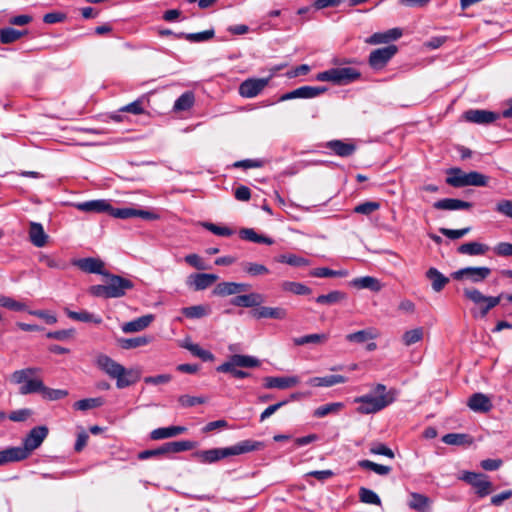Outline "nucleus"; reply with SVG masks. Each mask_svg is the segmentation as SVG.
<instances>
[{"mask_svg":"<svg viewBox=\"0 0 512 512\" xmlns=\"http://www.w3.org/2000/svg\"><path fill=\"white\" fill-rule=\"evenodd\" d=\"M29 238L36 247H43L47 243L48 236L43 226L37 222H31L29 227Z\"/></svg>","mask_w":512,"mask_h":512,"instance_id":"30","label":"nucleus"},{"mask_svg":"<svg viewBox=\"0 0 512 512\" xmlns=\"http://www.w3.org/2000/svg\"><path fill=\"white\" fill-rule=\"evenodd\" d=\"M103 403H104V400L101 397L86 398V399L76 401L73 404V407L76 410L86 411L89 409L100 407L103 405Z\"/></svg>","mask_w":512,"mask_h":512,"instance_id":"50","label":"nucleus"},{"mask_svg":"<svg viewBox=\"0 0 512 512\" xmlns=\"http://www.w3.org/2000/svg\"><path fill=\"white\" fill-rule=\"evenodd\" d=\"M261 448H263L262 442L247 439L230 447L195 451L192 453V458L201 464H214L224 458L257 451Z\"/></svg>","mask_w":512,"mask_h":512,"instance_id":"1","label":"nucleus"},{"mask_svg":"<svg viewBox=\"0 0 512 512\" xmlns=\"http://www.w3.org/2000/svg\"><path fill=\"white\" fill-rule=\"evenodd\" d=\"M495 210L506 217H509L512 219V200L510 199H503L497 202L495 206Z\"/></svg>","mask_w":512,"mask_h":512,"instance_id":"64","label":"nucleus"},{"mask_svg":"<svg viewBox=\"0 0 512 512\" xmlns=\"http://www.w3.org/2000/svg\"><path fill=\"white\" fill-rule=\"evenodd\" d=\"M378 336L379 332L375 328H367L346 335V340L349 342L364 343L368 340L376 339Z\"/></svg>","mask_w":512,"mask_h":512,"instance_id":"36","label":"nucleus"},{"mask_svg":"<svg viewBox=\"0 0 512 512\" xmlns=\"http://www.w3.org/2000/svg\"><path fill=\"white\" fill-rule=\"evenodd\" d=\"M347 381L346 377L342 375H327L324 377H313L307 381V384L312 387H331L336 384H342Z\"/></svg>","mask_w":512,"mask_h":512,"instance_id":"29","label":"nucleus"},{"mask_svg":"<svg viewBox=\"0 0 512 512\" xmlns=\"http://www.w3.org/2000/svg\"><path fill=\"white\" fill-rule=\"evenodd\" d=\"M269 78H249L239 86V94L245 98H253L268 85Z\"/></svg>","mask_w":512,"mask_h":512,"instance_id":"13","label":"nucleus"},{"mask_svg":"<svg viewBox=\"0 0 512 512\" xmlns=\"http://www.w3.org/2000/svg\"><path fill=\"white\" fill-rule=\"evenodd\" d=\"M442 442L452 446H467L473 443V439L465 433H448L442 437Z\"/></svg>","mask_w":512,"mask_h":512,"instance_id":"37","label":"nucleus"},{"mask_svg":"<svg viewBox=\"0 0 512 512\" xmlns=\"http://www.w3.org/2000/svg\"><path fill=\"white\" fill-rule=\"evenodd\" d=\"M358 465L363 469L371 470L379 475H387L391 472L390 466L377 464L370 460H361L358 462Z\"/></svg>","mask_w":512,"mask_h":512,"instance_id":"51","label":"nucleus"},{"mask_svg":"<svg viewBox=\"0 0 512 512\" xmlns=\"http://www.w3.org/2000/svg\"><path fill=\"white\" fill-rule=\"evenodd\" d=\"M27 31H18L14 28H3L0 30V42L3 44H10L18 39H20L22 36L26 35Z\"/></svg>","mask_w":512,"mask_h":512,"instance_id":"47","label":"nucleus"},{"mask_svg":"<svg viewBox=\"0 0 512 512\" xmlns=\"http://www.w3.org/2000/svg\"><path fill=\"white\" fill-rule=\"evenodd\" d=\"M261 364L260 360L254 356L250 355H242V354H233L231 355L227 361L222 363L221 365L216 367V371L220 373H229L234 378L243 379L250 377L251 374L244 370L237 369L240 368H255L259 367Z\"/></svg>","mask_w":512,"mask_h":512,"instance_id":"4","label":"nucleus"},{"mask_svg":"<svg viewBox=\"0 0 512 512\" xmlns=\"http://www.w3.org/2000/svg\"><path fill=\"white\" fill-rule=\"evenodd\" d=\"M473 206L471 202L463 201L455 198H444L436 201L433 207L437 210H466Z\"/></svg>","mask_w":512,"mask_h":512,"instance_id":"23","label":"nucleus"},{"mask_svg":"<svg viewBox=\"0 0 512 512\" xmlns=\"http://www.w3.org/2000/svg\"><path fill=\"white\" fill-rule=\"evenodd\" d=\"M176 38L181 39L184 38L190 42L200 43L205 42L212 39L215 35L214 29L205 30L197 33H184L180 32L179 34H175Z\"/></svg>","mask_w":512,"mask_h":512,"instance_id":"40","label":"nucleus"},{"mask_svg":"<svg viewBox=\"0 0 512 512\" xmlns=\"http://www.w3.org/2000/svg\"><path fill=\"white\" fill-rule=\"evenodd\" d=\"M264 302V298L259 293H250L245 295L235 296L231 300V304L237 307L252 308L260 306Z\"/></svg>","mask_w":512,"mask_h":512,"instance_id":"22","label":"nucleus"},{"mask_svg":"<svg viewBox=\"0 0 512 512\" xmlns=\"http://www.w3.org/2000/svg\"><path fill=\"white\" fill-rule=\"evenodd\" d=\"M488 250L489 246L479 242L464 243L457 248L458 253L469 256L484 255Z\"/></svg>","mask_w":512,"mask_h":512,"instance_id":"34","label":"nucleus"},{"mask_svg":"<svg viewBox=\"0 0 512 512\" xmlns=\"http://www.w3.org/2000/svg\"><path fill=\"white\" fill-rule=\"evenodd\" d=\"M491 274L489 267H465L451 273L454 280H467L478 284L485 281Z\"/></svg>","mask_w":512,"mask_h":512,"instance_id":"8","label":"nucleus"},{"mask_svg":"<svg viewBox=\"0 0 512 512\" xmlns=\"http://www.w3.org/2000/svg\"><path fill=\"white\" fill-rule=\"evenodd\" d=\"M430 505V499L420 493L412 492L410 493V500L408 502V506L410 509L425 512Z\"/></svg>","mask_w":512,"mask_h":512,"instance_id":"38","label":"nucleus"},{"mask_svg":"<svg viewBox=\"0 0 512 512\" xmlns=\"http://www.w3.org/2000/svg\"><path fill=\"white\" fill-rule=\"evenodd\" d=\"M195 103L194 93L191 91L184 92L180 97H178L174 103L173 110L175 112L187 111Z\"/></svg>","mask_w":512,"mask_h":512,"instance_id":"41","label":"nucleus"},{"mask_svg":"<svg viewBox=\"0 0 512 512\" xmlns=\"http://www.w3.org/2000/svg\"><path fill=\"white\" fill-rule=\"evenodd\" d=\"M33 415V410L29 408H22L14 410L9 413L8 419L13 422H25Z\"/></svg>","mask_w":512,"mask_h":512,"instance_id":"62","label":"nucleus"},{"mask_svg":"<svg viewBox=\"0 0 512 512\" xmlns=\"http://www.w3.org/2000/svg\"><path fill=\"white\" fill-rule=\"evenodd\" d=\"M152 341L150 336H138L134 338H123L119 340L120 346L123 349H133L141 346L148 345Z\"/></svg>","mask_w":512,"mask_h":512,"instance_id":"45","label":"nucleus"},{"mask_svg":"<svg viewBox=\"0 0 512 512\" xmlns=\"http://www.w3.org/2000/svg\"><path fill=\"white\" fill-rule=\"evenodd\" d=\"M141 373L136 368L126 369L116 378V386L119 389L129 387L139 381Z\"/></svg>","mask_w":512,"mask_h":512,"instance_id":"26","label":"nucleus"},{"mask_svg":"<svg viewBox=\"0 0 512 512\" xmlns=\"http://www.w3.org/2000/svg\"><path fill=\"white\" fill-rule=\"evenodd\" d=\"M476 493L479 497H485L492 491V483L489 481L488 476L482 474L474 485Z\"/></svg>","mask_w":512,"mask_h":512,"instance_id":"53","label":"nucleus"},{"mask_svg":"<svg viewBox=\"0 0 512 512\" xmlns=\"http://www.w3.org/2000/svg\"><path fill=\"white\" fill-rule=\"evenodd\" d=\"M76 208L84 212L107 213L108 209H110V204L108 201L103 199L91 200L76 204Z\"/></svg>","mask_w":512,"mask_h":512,"instance_id":"32","label":"nucleus"},{"mask_svg":"<svg viewBox=\"0 0 512 512\" xmlns=\"http://www.w3.org/2000/svg\"><path fill=\"white\" fill-rule=\"evenodd\" d=\"M397 50L395 45L375 49L370 53L368 63L374 70H380L387 65Z\"/></svg>","mask_w":512,"mask_h":512,"instance_id":"11","label":"nucleus"},{"mask_svg":"<svg viewBox=\"0 0 512 512\" xmlns=\"http://www.w3.org/2000/svg\"><path fill=\"white\" fill-rule=\"evenodd\" d=\"M73 265L77 266L80 270L86 273H94L104 275V263L97 258L87 257L73 261Z\"/></svg>","mask_w":512,"mask_h":512,"instance_id":"21","label":"nucleus"},{"mask_svg":"<svg viewBox=\"0 0 512 512\" xmlns=\"http://www.w3.org/2000/svg\"><path fill=\"white\" fill-rule=\"evenodd\" d=\"M186 427L184 426H169V427H161L154 429L150 433V438L152 440H162L167 438H172L183 434L186 431Z\"/></svg>","mask_w":512,"mask_h":512,"instance_id":"28","label":"nucleus"},{"mask_svg":"<svg viewBox=\"0 0 512 512\" xmlns=\"http://www.w3.org/2000/svg\"><path fill=\"white\" fill-rule=\"evenodd\" d=\"M352 285L358 289H370L375 292L381 289L379 281L371 276L355 278L352 281Z\"/></svg>","mask_w":512,"mask_h":512,"instance_id":"42","label":"nucleus"},{"mask_svg":"<svg viewBox=\"0 0 512 512\" xmlns=\"http://www.w3.org/2000/svg\"><path fill=\"white\" fill-rule=\"evenodd\" d=\"M104 276L106 277V284L111 298L123 297L127 290H131L134 287L133 282L127 278L107 272Z\"/></svg>","mask_w":512,"mask_h":512,"instance_id":"10","label":"nucleus"},{"mask_svg":"<svg viewBox=\"0 0 512 512\" xmlns=\"http://www.w3.org/2000/svg\"><path fill=\"white\" fill-rule=\"evenodd\" d=\"M96 365L105 372L110 378L115 379L124 371V366L117 363L111 357L105 354H99L96 358Z\"/></svg>","mask_w":512,"mask_h":512,"instance_id":"16","label":"nucleus"},{"mask_svg":"<svg viewBox=\"0 0 512 512\" xmlns=\"http://www.w3.org/2000/svg\"><path fill=\"white\" fill-rule=\"evenodd\" d=\"M426 277L431 281L432 289L435 292H440L449 283V278L434 267L427 270Z\"/></svg>","mask_w":512,"mask_h":512,"instance_id":"33","label":"nucleus"},{"mask_svg":"<svg viewBox=\"0 0 512 512\" xmlns=\"http://www.w3.org/2000/svg\"><path fill=\"white\" fill-rule=\"evenodd\" d=\"M327 91V88L325 87H315V86H302L297 89H294L290 92H287L283 94L280 97V101H287L292 100L296 98H302V99H311L315 98L324 92Z\"/></svg>","mask_w":512,"mask_h":512,"instance_id":"14","label":"nucleus"},{"mask_svg":"<svg viewBox=\"0 0 512 512\" xmlns=\"http://www.w3.org/2000/svg\"><path fill=\"white\" fill-rule=\"evenodd\" d=\"M41 369L27 367L14 371L10 376L11 383L19 386L20 395L39 393L43 389V380L39 376Z\"/></svg>","mask_w":512,"mask_h":512,"instance_id":"3","label":"nucleus"},{"mask_svg":"<svg viewBox=\"0 0 512 512\" xmlns=\"http://www.w3.org/2000/svg\"><path fill=\"white\" fill-rule=\"evenodd\" d=\"M182 313L187 318H191V319L201 318L206 315V308L202 305L185 307L182 309Z\"/></svg>","mask_w":512,"mask_h":512,"instance_id":"63","label":"nucleus"},{"mask_svg":"<svg viewBox=\"0 0 512 512\" xmlns=\"http://www.w3.org/2000/svg\"><path fill=\"white\" fill-rule=\"evenodd\" d=\"M39 393L42 395L43 399L48 401L60 400L68 395L67 390L49 388L44 383L43 389H40Z\"/></svg>","mask_w":512,"mask_h":512,"instance_id":"49","label":"nucleus"},{"mask_svg":"<svg viewBox=\"0 0 512 512\" xmlns=\"http://www.w3.org/2000/svg\"><path fill=\"white\" fill-rule=\"evenodd\" d=\"M48 432V428L44 425L36 426L29 431V433L23 439V447H21V450L26 454V458H28L34 450L41 446L43 441L48 436Z\"/></svg>","mask_w":512,"mask_h":512,"instance_id":"9","label":"nucleus"},{"mask_svg":"<svg viewBox=\"0 0 512 512\" xmlns=\"http://www.w3.org/2000/svg\"><path fill=\"white\" fill-rule=\"evenodd\" d=\"M310 275L313 277L326 278V277H345L347 276V271L345 270H332L327 267H319L315 268L310 272Z\"/></svg>","mask_w":512,"mask_h":512,"instance_id":"52","label":"nucleus"},{"mask_svg":"<svg viewBox=\"0 0 512 512\" xmlns=\"http://www.w3.org/2000/svg\"><path fill=\"white\" fill-rule=\"evenodd\" d=\"M328 340V335L321 334H309L301 337H297L293 339V342L297 346H302L305 344L313 343V344H324Z\"/></svg>","mask_w":512,"mask_h":512,"instance_id":"46","label":"nucleus"},{"mask_svg":"<svg viewBox=\"0 0 512 512\" xmlns=\"http://www.w3.org/2000/svg\"><path fill=\"white\" fill-rule=\"evenodd\" d=\"M467 405L472 411L478 413H487L493 407L491 399L483 393L472 394L468 399Z\"/></svg>","mask_w":512,"mask_h":512,"instance_id":"20","label":"nucleus"},{"mask_svg":"<svg viewBox=\"0 0 512 512\" xmlns=\"http://www.w3.org/2000/svg\"><path fill=\"white\" fill-rule=\"evenodd\" d=\"M446 183L455 188L466 186L484 187L488 184V177L480 172H464L460 168H450L447 170Z\"/></svg>","mask_w":512,"mask_h":512,"instance_id":"5","label":"nucleus"},{"mask_svg":"<svg viewBox=\"0 0 512 512\" xmlns=\"http://www.w3.org/2000/svg\"><path fill=\"white\" fill-rule=\"evenodd\" d=\"M250 314L254 319L257 320L264 318L283 320L287 316V311L282 307L260 306L253 309Z\"/></svg>","mask_w":512,"mask_h":512,"instance_id":"18","label":"nucleus"},{"mask_svg":"<svg viewBox=\"0 0 512 512\" xmlns=\"http://www.w3.org/2000/svg\"><path fill=\"white\" fill-rule=\"evenodd\" d=\"M278 262L285 263L295 267L307 266L309 261L306 258L297 256L295 254H283L278 258Z\"/></svg>","mask_w":512,"mask_h":512,"instance_id":"55","label":"nucleus"},{"mask_svg":"<svg viewBox=\"0 0 512 512\" xmlns=\"http://www.w3.org/2000/svg\"><path fill=\"white\" fill-rule=\"evenodd\" d=\"M265 388L268 389H287L293 387L299 383V378L297 376H289V377H265Z\"/></svg>","mask_w":512,"mask_h":512,"instance_id":"24","label":"nucleus"},{"mask_svg":"<svg viewBox=\"0 0 512 512\" xmlns=\"http://www.w3.org/2000/svg\"><path fill=\"white\" fill-rule=\"evenodd\" d=\"M188 349L194 356L199 357L203 361H213L214 355L205 349H202L198 344L182 345Z\"/></svg>","mask_w":512,"mask_h":512,"instance_id":"58","label":"nucleus"},{"mask_svg":"<svg viewBox=\"0 0 512 512\" xmlns=\"http://www.w3.org/2000/svg\"><path fill=\"white\" fill-rule=\"evenodd\" d=\"M463 292L464 296L473 303L482 304L479 310L480 317L482 318L485 317L491 309L496 307L504 296L503 294L498 296H485L476 288H465Z\"/></svg>","mask_w":512,"mask_h":512,"instance_id":"7","label":"nucleus"},{"mask_svg":"<svg viewBox=\"0 0 512 512\" xmlns=\"http://www.w3.org/2000/svg\"><path fill=\"white\" fill-rule=\"evenodd\" d=\"M359 498L360 501L366 504L372 505H381V499L379 496L371 489L361 487L359 489Z\"/></svg>","mask_w":512,"mask_h":512,"instance_id":"54","label":"nucleus"},{"mask_svg":"<svg viewBox=\"0 0 512 512\" xmlns=\"http://www.w3.org/2000/svg\"><path fill=\"white\" fill-rule=\"evenodd\" d=\"M463 118L470 123L490 124L500 118V114L481 109H470L464 112Z\"/></svg>","mask_w":512,"mask_h":512,"instance_id":"15","label":"nucleus"},{"mask_svg":"<svg viewBox=\"0 0 512 512\" xmlns=\"http://www.w3.org/2000/svg\"><path fill=\"white\" fill-rule=\"evenodd\" d=\"M250 289V285L246 283H236V282H221L216 285L213 290V294L216 296H229L235 295L240 292H245Z\"/></svg>","mask_w":512,"mask_h":512,"instance_id":"19","label":"nucleus"},{"mask_svg":"<svg viewBox=\"0 0 512 512\" xmlns=\"http://www.w3.org/2000/svg\"><path fill=\"white\" fill-rule=\"evenodd\" d=\"M218 280L216 274L194 273L188 276L187 285L195 291H202Z\"/></svg>","mask_w":512,"mask_h":512,"instance_id":"17","label":"nucleus"},{"mask_svg":"<svg viewBox=\"0 0 512 512\" xmlns=\"http://www.w3.org/2000/svg\"><path fill=\"white\" fill-rule=\"evenodd\" d=\"M361 73L352 67H336L322 71L316 75V80L331 82L336 85H347L358 80Z\"/></svg>","mask_w":512,"mask_h":512,"instance_id":"6","label":"nucleus"},{"mask_svg":"<svg viewBox=\"0 0 512 512\" xmlns=\"http://www.w3.org/2000/svg\"><path fill=\"white\" fill-rule=\"evenodd\" d=\"M154 320V316L152 314H147L141 317H138L132 321L126 322L122 325V331L124 333H135L140 332L147 328L152 321Z\"/></svg>","mask_w":512,"mask_h":512,"instance_id":"25","label":"nucleus"},{"mask_svg":"<svg viewBox=\"0 0 512 512\" xmlns=\"http://www.w3.org/2000/svg\"><path fill=\"white\" fill-rule=\"evenodd\" d=\"M239 235L241 239L253 243H261L266 245H272L274 243V240L272 238L267 237L265 235H260L252 228L241 229Z\"/></svg>","mask_w":512,"mask_h":512,"instance_id":"35","label":"nucleus"},{"mask_svg":"<svg viewBox=\"0 0 512 512\" xmlns=\"http://www.w3.org/2000/svg\"><path fill=\"white\" fill-rule=\"evenodd\" d=\"M25 459H27L26 454L21 450V447H8L0 451V466Z\"/></svg>","mask_w":512,"mask_h":512,"instance_id":"27","label":"nucleus"},{"mask_svg":"<svg viewBox=\"0 0 512 512\" xmlns=\"http://www.w3.org/2000/svg\"><path fill=\"white\" fill-rule=\"evenodd\" d=\"M344 408L342 402H333L319 406L314 410L313 415L317 418L325 417L329 414H337Z\"/></svg>","mask_w":512,"mask_h":512,"instance_id":"44","label":"nucleus"},{"mask_svg":"<svg viewBox=\"0 0 512 512\" xmlns=\"http://www.w3.org/2000/svg\"><path fill=\"white\" fill-rule=\"evenodd\" d=\"M347 297L346 293L334 290L331 291L328 294L319 295L315 301L318 304H324V305H333L341 302L342 300H345Z\"/></svg>","mask_w":512,"mask_h":512,"instance_id":"43","label":"nucleus"},{"mask_svg":"<svg viewBox=\"0 0 512 512\" xmlns=\"http://www.w3.org/2000/svg\"><path fill=\"white\" fill-rule=\"evenodd\" d=\"M107 213L118 219L140 217L145 220H156L159 218V216L153 212L132 207L114 208L110 205V209H108Z\"/></svg>","mask_w":512,"mask_h":512,"instance_id":"12","label":"nucleus"},{"mask_svg":"<svg viewBox=\"0 0 512 512\" xmlns=\"http://www.w3.org/2000/svg\"><path fill=\"white\" fill-rule=\"evenodd\" d=\"M243 270L251 276H259L269 273V269L265 265L254 262L244 263Z\"/></svg>","mask_w":512,"mask_h":512,"instance_id":"59","label":"nucleus"},{"mask_svg":"<svg viewBox=\"0 0 512 512\" xmlns=\"http://www.w3.org/2000/svg\"><path fill=\"white\" fill-rule=\"evenodd\" d=\"M67 316L75 321L84 322V323H94V324H101L102 318L99 315H95L93 313H90L88 311H67Z\"/></svg>","mask_w":512,"mask_h":512,"instance_id":"39","label":"nucleus"},{"mask_svg":"<svg viewBox=\"0 0 512 512\" xmlns=\"http://www.w3.org/2000/svg\"><path fill=\"white\" fill-rule=\"evenodd\" d=\"M326 147L340 157L351 156L356 151V146L354 144L343 142L341 140L329 141L327 142Z\"/></svg>","mask_w":512,"mask_h":512,"instance_id":"31","label":"nucleus"},{"mask_svg":"<svg viewBox=\"0 0 512 512\" xmlns=\"http://www.w3.org/2000/svg\"><path fill=\"white\" fill-rule=\"evenodd\" d=\"M424 330L422 327L408 330L402 335V342L405 346H411L423 339Z\"/></svg>","mask_w":512,"mask_h":512,"instance_id":"48","label":"nucleus"},{"mask_svg":"<svg viewBox=\"0 0 512 512\" xmlns=\"http://www.w3.org/2000/svg\"><path fill=\"white\" fill-rule=\"evenodd\" d=\"M380 208V203L375 201H366L358 204L354 208V212L362 215H370Z\"/></svg>","mask_w":512,"mask_h":512,"instance_id":"60","label":"nucleus"},{"mask_svg":"<svg viewBox=\"0 0 512 512\" xmlns=\"http://www.w3.org/2000/svg\"><path fill=\"white\" fill-rule=\"evenodd\" d=\"M396 391L391 389L387 390L384 384H376L369 394L356 397L355 403L360 406L357 411L360 414H373L377 413L395 401Z\"/></svg>","mask_w":512,"mask_h":512,"instance_id":"2","label":"nucleus"},{"mask_svg":"<svg viewBox=\"0 0 512 512\" xmlns=\"http://www.w3.org/2000/svg\"><path fill=\"white\" fill-rule=\"evenodd\" d=\"M0 306L12 311H24L27 309L24 303L2 294H0Z\"/></svg>","mask_w":512,"mask_h":512,"instance_id":"57","label":"nucleus"},{"mask_svg":"<svg viewBox=\"0 0 512 512\" xmlns=\"http://www.w3.org/2000/svg\"><path fill=\"white\" fill-rule=\"evenodd\" d=\"M144 98H138L135 101L121 107L119 111L127 112L134 115H140L145 112V108L143 106Z\"/></svg>","mask_w":512,"mask_h":512,"instance_id":"61","label":"nucleus"},{"mask_svg":"<svg viewBox=\"0 0 512 512\" xmlns=\"http://www.w3.org/2000/svg\"><path fill=\"white\" fill-rule=\"evenodd\" d=\"M282 288L283 290L292 292L296 295H307L311 292L310 288L306 285L292 281L283 282Z\"/></svg>","mask_w":512,"mask_h":512,"instance_id":"56","label":"nucleus"}]
</instances>
